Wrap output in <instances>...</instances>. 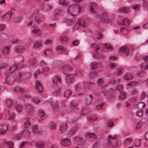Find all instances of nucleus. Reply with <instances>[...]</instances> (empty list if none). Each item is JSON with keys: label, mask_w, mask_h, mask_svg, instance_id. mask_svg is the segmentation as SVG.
Listing matches in <instances>:
<instances>
[{"label": "nucleus", "mask_w": 148, "mask_h": 148, "mask_svg": "<svg viewBox=\"0 0 148 148\" xmlns=\"http://www.w3.org/2000/svg\"><path fill=\"white\" fill-rule=\"evenodd\" d=\"M80 11V7L75 4H73L70 5L69 8L68 10V12L73 16H75V15L72 14L71 13H75L77 14L79 13Z\"/></svg>", "instance_id": "nucleus-1"}, {"label": "nucleus", "mask_w": 148, "mask_h": 148, "mask_svg": "<svg viewBox=\"0 0 148 148\" xmlns=\"http://www.w3.org/2000/svg\"><path fill=\"white\" fill-rule=\"evenodd\" d=\"M107 144L111 147H116L118 145V141L116 136H109L108 137Z\"/></svg>", "instance_id": "nucleus-2"}, {"label": "nucleus", "mask_w": 148, "mask_h": 148, "mask_svg": "<svg viewBox=\"0 0 148 148\" xmlns=\"http://www.w3.org/2000/svg\"><path fill=\"white\" fill-rule=\"evenodd\" d=\"M52 82L53 86L54 87H57L61 83L62 80L60 76L56 75L52 78Z\"/></svg>", "instance_id": "nucleus-3"}, {"label": "nucleus", "mask_w": 148, "mask_h": 148, "mask_svg": "<svg viewBox=\"0 0 148 148\" xmlns=\"http://www.w3.org/2000/svg\"><path fill=\"white\" fill-rule=\"evenodd\" d=\"M8 127V124L6 123H4L0 124V134H4Z\"/></svg>", "instance_id": "nucleus-4"}, {"label": "nucleus", "mask_w": 148, "mask_h": 148, "mask_svg": "<svg viewBox=\"0 0 148 148\" xmlns=\"http://www.w3.org/2000/svg\"><path fill=\"white\" fill-rule=\"evenodd\" d=\"M85 89L88 90H91L94 86V83L89 81L86 83L84 82H83Z\"/></svg>", "instance_id": "nucleus-5"}, {"label": "nucleus", "mask_w": 148, "mask_h": 148, "mask_svg": "<svg viewBox=\"0 0 148 148\" xmlns=\"http://www.w3.org/2000/svg\"><path fill=\"white\" fill-rule=\"evenodd\" d=\"M70 65L69 64L64 65L62 68L60 69L61 71H62L63 73L66 74V72L71 70Z\"/></svg>", "instance_id": "nucleus-6"}, {"label": "nucleus", "mask_w": 148, "mask_h": 148, "mask_svg": "<svg viewBox=\"0 0 148 148\" xmlns=\"http://www.w3.org/2000/svg\"><path fill=\"white\" fill-rule=\"evenodd\" d=\"M35 88L37 90L40 92H42L43 91V87L40 82L38 81H36L35 86Z\"/></svg>", "instance_id": "nucleus-7"}, {"label": "nucleus", "mask_w": 148, "mask_h": 148, "mask_svg": "<svg viewBox=\"0 0 148 148\" xmlns=\"http://www.w3.org/2000/svg\"><path fill=\"white\" fill-rule=\"evenodd\" d=\"M41 65L42 66L43 71L48 72L50 70V69L48 67V64L45 61H42L41 62Z\"/></svg>", "instance_id": "nucleus-8"}, {"label": "nucleus", "mask_w": 148, "mask_h": 148, "mask_svg": "<svg viewBox=\"0 0 148 148\" xmlns=\"http://www.w3.org/2000/svg\"><path fill=\"white\" fill-rule=\"evenodd\" d=\"M119 51L122 53H124L126 56L129 54V50L128 48L126 46H122L119 49Z\"/></svg>", "instance_id": "nucleus-9"}, {"label": "nucleus", "mask_w": 148, "mask_h": 148, "mask_svg": "<svg viewBox=\"0 0 148 148\" xmlns=\"http://www.w3.org/2000/svg\"><path fill=\"white\" fill-rule=\"evenodd\" d=\"M86 137L88 140L92 141L96 138V135L94 133H89L86 135Z\"/></svg>", "instance_id": "nucleus-10"}, {"label": "nucleus", "mask_w": 148, "mask_h": 148, "mask_svg": "<svg viewBox=\"0 0 148 148\" xmlns=\"http://www.w3.org/2000/svg\"><path fill=\"white\" fill-rule=\"evenodd\" d=\"M76 143L78 145H82L85 144V141L81 138L76 137L75 138Z\"/></svg>", "instance_id": "nucleus-11"}, {"label": "nucleus", "mask_w": 148, "mask_h": 148, "mask_svg": "<svg viewBox=\"0 0 148 148\" xmlns=\"http://www.w3.org/2000/svg\"><path fill=\"white\" fill-rule=\"evenodd\" d=\"M25 49V48L23 46H17L15 48V51L17 53H21Z\"/></svg>", "instance_id": "nucleus-12"}, {"label": "nucleus", "mask_w": 148, "mask_h": 148, "mask_svg": "<svg viewBox=\"0 0 148 148\" xmlns=\"http://www.w3.org/2000/svg\"><path fill=\"white\" fill-rule=\"evenodd\" d=\"M100 20L101 22H104L109 23L111 22L112 21L111 18H110L108 16L106 15L101 17L100 18Z\"/></svg>", "instance_id": "nucleus-13"}, {"label": "nucleus", "mask_w": 148, "mask_h": 148, "mask_svg": "<svg viewBox=\"0 0 148 148\" xmlns=\"http://www.w3.org/2000/svg\"><path fill=\"white\" fill-rule=\"evenodd\" d=\"M114 91L113 90L112 88H110L108 90L106 88L103 89L102 90V93H103L105 96L106 95V94L107 93L108 95H111L113 93Z\"/></svg>", "instance_id": "nucleus-14"}, {"label": "nucleus", "mask_w": 148, "mask_h": 148, "mask_svg": "<svg viewBox=\"0 0 148 148\" xmlns=\"http://www.w3.org/2000/svg\"><path fill=\"white\" fill-rule=\"evenodd\" d=\"M67 126V124L66 123H63L60 125V130L62 133H63L66 130Z\"/></svg>", "instance_id": "nucleus-15"}, {"label": "nucleus", "mask_w": 148, "mask_h": 148, "mask_svg": "<svg viewBox=\"0 0 148 148\" xmlns=\"http://www.w3.org/2000/svg\"><path fill=\"white\" fill-rule=\"evenodd\" d=\"M66 81L68 83H70L73 81L74 79L73 77V76L71 74H67L66 75Z\"/></svg>", "instance_id": "nucleus-16"}, {"label": "nucleus", "mask_w": 148, "mask_h": 148, "mask_svg": "<svg viewBox=\"0 0 148 148\" xmlns=\"http://www.w3.org/2000/svg\"><path fill=\"white\" fill-rule=\"evenodd\" d=\"M71 141L69 139H63L62 142V144L64 146H67L70 144Z\"/></svg>", "instance_id": "nucleus-17"}, {"label": "nucleus", "mask_w": 148, "mask_h": 148, "mask_svg": "<svg viewBox=\"0 0 148 148\" xmlns=\"http://www.w3.org/2000/svg\"><path fill=\"white\" fill-rule=\"evenodd\" d=\"M119 11L121 12L128 13L130 11V10L128 8L126 7H121L119 9Z\"/></svg>", "instance_id": "nucleus-18"}, {"label": "nucleus", "mask_w": 148, "mask_h": 148, "mask_svg": "<svg viewBox=\"0 0 148 148\" xmlns=\"http://www.w3.org/2000/svg\"><path fill=\"white\" fill-rule=\"evenodd\" d=\"M130 29H129L128 27L126 26L125 27H123L120 29L121 32L124 34L127 33L130 31Z\"/></svg>", "instance_id": "nucleus-19"}, {"label": "nucleus", "mask_w": 148, "mask_h": 148, "mask_svg": "<svg viewBox=\"0 0 148 148\" xmlns=\"http://www.w3.org/2000/svg\"><path fill=\"white\" fill-rule=\"evenodd\" d=\"M78 129L77 126L75 125L69 131V134L70 135L73 134Z\"/></svg>", "instance_id": "nucleus-20"}, {"label": "nucleus", "mask_w": 148, "mask_h": 148, "mask_svg": "<svg viewBox=\"0 0 148 148\" xmlns=\"http://www.w3.org/2000/svg\"><path fill=\"white\" fill-rule=\"evenodd\" d=\"M14 10V9L12 8L11 9V12H9L4 15V16H5L6 18L5 19V20H8L10 19L13 13L12 12Z\"/></svg>", "instance_id": "nucleus-21"}, {"label": "nucleus", "mask_w": 148, "mask_h": 148, "mask_svg": "<svg viewBox=\"0 0 148 148\" xmlns=\"http://www.w3.org/2000/svg\"><path fill=\"white\" fill-rule=\"evenodd\" d=\"M72 94L71 91L69 89L66 90L64 94V97L67 99Z\"/></svg>", "instance_id": "nucleus-22"}, {"label": "nucleus", "mask_w": 148, "mask_h": 148, "mask_svg": "<svg viewBox=\"0 0 148 148\" xmlns=\"http://www.w3.org/2000/svg\"><path fill=\"white\" fill-rule=\"evenodd\" d=\"M42 45V42L40 41L37 42L33 45V48L34 49L39 48Z\"/></svg>", "instance_id": "nucleus-23"}, {"label": "nucleus", "mask_w": 148, "mask_h": 148, "mask_svg": "<svg viewBox=\"0 0 148 148\" xmlns=\"http://www.w3.org/2000/svg\"><path fill=\"white\" fill-rule=\"evenodd\" d=\"M30 134L31 132L30 131L27 130L25 129L21 132V135H24V136H30Z\"/></svg>", "instance_id": "nucleus-24"}, {"label": "nucleus", "mask_w": 148, "mask_h": 148, "mask_svg": "<svg viewBox=\"0 0 148 148\" xmlns=\"http://www.w3.org/2000/svg\"><path fill=\"white\" fill-rule=\"evenodd\" d=\"M39 116L42 120H44L46 118L44 112L41 110L38 112Z\"/></svg>", "instance_id": "nucleus-25"}, {"label": "nucleus", "mask_w": 148, "mask_h": 148, "mask_svg": "<svg viewBox=\"0 0 148 148\" xmlns=\"http://www.w3.org/2000/svg\"><path fill=\"white\" fill-rule=\"evenodd\" d=\"M68 38L66 35H63L59 38V40L61 42H65L68 41Z\"/></svg>", "instance_id": "nucleus-26"}, {"label": "nucleus", "mask_w": 148, "mask_h": 148, "mask_svg": "<svg viewBox=\"0 0 148 148\" xmlns=\"http://www.w3.org/2000/svg\"><path fill=\"white\" fill-rule=\"evenodd\" d=\"M35 19L36 22L38 24H40L44 21V19L39 16H36Z\"/></svg>", "instance_id": "nucleus-27"}, {"label": "nucleus", "mask_w": 148, "mask_h": 148, "mask_svg": "<svg viewBox=\"0 0 148 148\" xmlns=\"http://www.w3.org/2000/svg\"><path fill=\"white\" fill-rule=\"evenodd\" d=\"M133 140V139L131 138H127L125 139L124 144L125 145H130L132 142Z\"/></svg>", "instance_id": "nucleus-28"}, {"label": "nucleus", "mask_w": 148, "mask_h": 148, "mask_svg": "<svg viewBox=\"0 0 148 148\" xmlns=\"http://www.w3.org/2000/svg\"><path fill=\"white\" fill-rule=\"evenodd\" d=\"M55 13L57 14L62 15L64 14V11L62 10L56 9L55 10Z\"/></svg>", "instance_id": "nucleus-29"}, {"label": "nucleus", "mask_w": 148, "mask_h": 148, "mask_svg": "<svg viewBox=\"0 0 148 148\" xmlns=\"http://www.w3.org/2000/svg\"><path fill=\"white\" fill-rule=\"evenodd\" d=\"M38 125H34L32 128V132L34 133H38L40 132L38 129Z\"/></svg>", "instance_id": "nucleus-30"}, {"label": "nucleus", "mask_w": 148, "mask_h": 148, "mask_svg": "<svg viewBox=\"0 0 148 148\" xmlns=\"http://www.w3.org/2000/svg\"><path fill=\"white\" fill-rule=\"evenodd\" d=\"M13 91L17 92V93H19L21 92L23 93L24 90L23 89L21 88L18 87H16L13 90Z\"/></svg>", "instance_id": "nucleus-31"}, {"label": "nucleus", "mask_w": 148, "mask_h": 148, "mask_svg": "<svg viewBox=\"0 0 148 148\" xmlns=\"http://www.w3.org/2000/svg\"><path fill=\"white\" fill-rule=\"evenodd\" d=\"M10 48V47H4L3 49V54L5 55H8L9 52Z\"/></svg>", "instance_id": "nucleus-32"}, {"label": "nucleus", "mask_w": 148, "mask_h": 148, "mask_svg": "<svg viewBox=\"0 0 148 148\" xmlns=\"http://www.w3.org/2000/svg\"><path fill=\"white\" fill-rule=\"evenodd\" d=\"M13 103L12 100L10 99H8L6 100V104L8 107H11L12 106Z\"/></svg>", "instance_id": "nucleus-33"}, {"label": "nucleus", "mask_w": 148, "mask_h": 148, "mask_svg": "<svg viewBox=\"0 0 148 148\" xmlns=\"http://www.w3.org/2000/svg\"><path fill=\"white\" fill-rule=\"evenodd\" d=\"M10 119V120L13 119L15 117L14 113L12 112L11 110H9L8 111Z\"/></svg>", "instance_id": "nucleus-34"}, {"label": "nucleus", "mask_w": 148, "mask_h": 148, "mask_svg": "<svg viewBox=\"0 0 148 148\" xmlns=\"http://www.w3.org/2000/svg\"><path fill=\"white\" fill-rule=\"evenodd\" d=\"M56 49L61 53H63L64 52V50L65 49L62 46L60 45L56 47Z\"/></svg>", "instance_id": "nucleus-35"}, {"label": "nucleus", "mask_w": 148, "mask_h": 148, "mask_svg": "<svg viewBox=\"0 0 148 148\" xmlns=\"http://www.w3.org/2000/svg\"><path fill=\"white\" fill-rule=\"evenodd\" d=\"M17 66L15 65H13L10 67L9 71L11 73H13L16 69Z\"/></svg>", "instance_id": "nucleus-36"}, {"label": "nucleus", "mask_w": 148, "mask_h": 148, "mask_svg": "<svg viewBox=\"0 0 148 148\" xmlns=\"http://www.w3.org/2000/svg\"><path fill=\"white\" fill-rule=\"evenodd\" d=\"M45 143L42 142H38L35 144V146L38 147L42 148L44 147Z\"/></svg>", "instance_id": "nucleus-37"}, {"label": "nucleus", "mask_w": 148, "mask_h": 148, "mask_svg": "<svg viewBox=\"0 0 148 148\" xmlns=\"http://www.w3.org/2000/svg\"><path fill=\"white\" fill-rule=\"evenodd\" d=\"M130 23L128 19L127 18L124 19L123 21V25L128 27Z\"/></svg>", "instance_id": "nucleus-38"}, {"label": "nucleus", "mask_w": 148, "mask_h": 148, "mask_svg": "<svg viewBox=\"0 0 148 148\" xmlns=\"http://www.w3.org/2000/svg\"><path fill=\"white\" fill-rule=\"evenodd\" d=\"M78 21L80 25L83 27H86V24L85 21H82L79 19H78Z\"/></svg>", "instance_id": "nucleus-39"}, {"label": "nucleus", "mask_w": 148, "mask_h": 148, "mask_svg": "<svg viewBox=\"0 0 148 148\" xmlns=\"http://www.w3.org/2000/svg\"><path fill=\"white\" fill-rule=\"evenodd\" d=\"M51 105L52 108L55 110L57 109L58 108V104L56 101H52L51 103Z\"/></svg>", "instance_id": "nucleus-40"}, {"label": "nucleus", "mask_w": 148, "mask_h": 148, "mask_svg": "<svg viewBox=\"0 0 148 148\" xmlns=\"http://www.w3.org/2000/svg\"><path fill=\"white\" fill-rule=\"evenodd\" d=\"M132 78V76L130 73H127L124 76V79L125 80H129Z\"/></svg>", "instance_id": "nucleus-41"}, {"label": "nucleus", "mask_w": 148, "mask_h": 148, "mask_svg": "<svg viewBox=\"0 0 148 148\" xmlns=\"http://www.w3.org/2000/svg\"><path fill=\"white\" fill-rule=\"evenodd\" d=\"M97 75V72L95 71H92L90 72L89 75V77L91 79H92L95 77Z\"/></svg>", "instance_id": "nucleus-42"}, {"label": "nucleus", "mask_w": 148, "mask_h": 148, "mask_svg": "<svg viewBox=\"0 0 148 148\" xmlns=\"http://www.w3.org/2000/svg\"><path fill=\"white\" fill-rule=\"evenodd\" d=\"M89 96L90 98L89 99L88 98L87 100H86V104L87 105H89L90 104L93 98V97L92 95H90Z\"/></svg>", "instance_id": "nucleus-43"}, {"label": "nucleus", "mask_w": 148, "mask_h": 148, "mask_svg": "<svg viewBox=\"0 0 148 148\" xmlns=\"http://www.w3.org/2000/svg\"><path fill=\"white\" fill-rule=\"evenodd\" d=\"M90 66L92 69H95L97 67V64L96 62H93L90 64Z\"/></svg>", "instance_id": "nucleus-44"}, {"label": "nucleus", "mask_w": 148, "mask_h": 148, "mask_svg": "<svg viewBox=\"0 0 148 148\" xmlns=\"http://www.w3.org/2000/svg\"><path fill=\"white\" fill-rule=\"evenodd\" d=\"M23 107L21 105L18 104L16 106V108L17 111L21 112L23 110Z\"/></svg>", "instance_id": "nucleus-45"}, {"label": "nucleus", "mask_w": 148, "mask_h": 148, "mask_svg": "<svg viewBox=\"0 0 148 148\" xmlns=\"http://www.w3.org/2000/svg\"><path fill=\"white\" fill-rule=\"evenodd\" d=\"M126 94L124 92H122L120 94L119 97V98L120 99H123L125 97Z\"/></svg>", "instance_id": "nucleus-46"}, {"label": "nucleus", "mask_w": 148, "mask_h": 148, "mask_svg": "<svg viewBox=\"0 0 148 148\" xmlns=\"http://www.w3.org/2000/svg\"><path fill=\"white\" fill-rule=\"evenodd\" d=\"M59 1L60 4L63 6H66L67 5V4L66 2V0H59Z\"/></svg>", "instance_id": "nucleus-47"}, {"label": "nucleus", "mask_w": 148, "mask_h": 148, "mask_svg": "<svg viewBox=\"0 0 148 148\" xmlns=\"http://www.w3.org/2000/svg\"><path fill=\"white\" fill-rule=\"evenodd\" d=\"M30 121L29 119L27 120L24 123V126L25 127H28L30 125Z\"/></svg>", "instance_id": "nucleus-48"}, {"label": "nucleus", "mask_w": 148, "mask_h": 148, "mask_svg": "<svg viewBox=\"0 0 148 148\" xmlns=\"http://www.w3.org/2000/svg\"><path fill=\"white\" fill-rule=\"evenodd\" d=\"M104 46L107 49H110L111 50H112L113 49L112 47L109 44L105 43V44Z\"/></svg>", "instance_id": "nucleus-49"}, {"label": "nucleus", "mask_w": 148, "mask_h": 148, "mask_svg": "<svg viewBox=\"0 0 148 148\" xmlns=\"http://www.w3.org/2000/svg\"><path fill=\"white\" fill-rule=\"evenodd\" d=\"M140 139L136 140H135L134 142V145L136 146H139L140 145Z\"/></svg>", "instance_id": "nucleus-50"}, {"label": "nucleus", "mask_w": 148, "mask_h": 148, "mask_svg": "<svg viewBox=\"0 0 148 148\" xmlns=\"http://www.w3.org/2000/svg\"><path fill=\"white\" fill-rule=\"evenodd\" d=\"M97 5L94 3H92L91 5V7L90 8V11L93 12L94 11V8H96Z\"/></svg>", "instance_id": "nucleus-51"}, {"label": "nucleus", "mask_w": 148, "mask_h": 148, "mask_svg": "<svg viewBox=\"0 0 148 148\" xmlns=\"http://www.w3.org/2000/svg\"><path fill=\"white\" fill-rule=\"evenodd\" d=\"M75 90L77 92H80L81 89L80 86V84H77L75 87Z\"/></svg>", "instance_id": "nucleus-52"}, {"label": "nucleus", "mask_w": 148, "mask_h": 148, "mask_svg": "<svg viewBox=\"0 0 148 148\" xmlns=\"http://www.w3.org/2000/svg\"><path fill=\"white\" fill-rule=\"evenodd\" d=\"M50 128L52 130H54L56 128V125L55 123L51 122L50 124Z\"/></svg>", "instance_id": "nucleus-53"}, {"label": "nucleus", "mask_w": 148, "mask_h": 148, "mask_svg": "<svg viewBox=\"0 0 148 148\" xmlns=\"http://www.w3.org/2000/svg\"><path fill=\"white\" fill-rule=\"evenodd\" d=\"M62 90V88H59L56 90H55L54 91L53 93L55 95H59L60 93Z\"/></svg>", "instance_id": "nucleus-54"}, {"label": "nucleus", "mask_w": 148, "mask_h": 148, "mask_svg": "<svg viewBox=\"0 0 148 148\" xmlns=\"http://www.w3.org/2000/svg\"><path fill=\"white\" fill-rule=\"evenodd\" d=\"M7 37V36L4 34H0V39H2V40H4Z\"/></svg>", "instance_id": "nucleus-55"}, {"label": "nucleus", "mask_w": 148, "mask_h": 148, "mask_svg": "<svg viewBox=\"0 0 148 148\" xmlns=\"http://www.w3.org/2000/svg\"><path fill=\"white\" fill-rule=\"evenodd\" d=\"M22 19V17L21 16L16 17L14 20V21L16 22H18L21 21Z\"/></svg>", "instance_id": "nucleus-56"}, {"label": "nucleus", "mask_w": 148, "mask_h": 148, "mask_svg": "<svg viewBox=\"0 0 148 148\" xmlns=\"http://www.w3.org/2000/svg\"><path fill=\"white\" fill-rule=\"evenodd\" d=\"M123 86L122 85H119L117 86L116 87V89L118 90L119 91H121L122 90Z\"/></svg>", "instance_id": "nucleus-57"}, {"label": "nucleus", "mask_w": 148, "mask_h": 148, "mask_svg": "<svg viewBox=\"0 0 148 148\" xmlns=\"http://www.w3.org/2000/svg\"><path fill=\"white\" fill-rule=\"evenodd\" d=\"M108 126L110 127H112L114 125L113 122L111 120L108 121Z\"/></svg>", "instance_id": "nucleus-58"}, {"label": "nucleus", "mask_w": 148, "mask_h": 148, "mask_svg": "<svg viewBox=\"0 0 148 148\" xmlns=\"http://www.w3.org/2000/svg\"><path fill=\"white\" fill-rule=\"evenodd\" d=\"M40 30V29L38 28H35L32 30V32L34 34H36Z\"/></svg>", "instance_id": "nucleus-59"}, {"label": "nucleus", "mask_w": 148, "mask_h": 148, "mask_svg": "<svg viewBox=\"0 0 148 148\" xmlns=\"http://www.w3.org/2000/svg\"><path fill=\"white\" fill-rule=\"evenodd\" d=\"M97 81L98 84L100 85H102L103 83V79L101 78L99 79Z\"/></svg>", "instance_id": "nucleus-60"}, {"label": "nucleus", "mask_w": 148, "mask_h": 148, "mask_svg": "<svg viewBox=\"0 0 148 148\" xmlns=\"http://www.w3.org/2000/svg\"><path fill=\"white\" fill-rule=\"evenodd\" d=\"M142 125V123L139 122L137 124V125L136 126V128L137 129H140Z\"/></svg>", "instance_id": "nucleus-61"}, {"label": "nucleus", "mask_w": 148, "mask_h": 148, "mask_svg": "<svg viewBox=\"0 0 148 148\" xmlns=\"http://www.w3.org/2000/svg\"><path fill=\"white\" fill-rule=\"evenodd\" d=\"M109 66L111 69L114 68L116 66L115 63H110L109 64Z\"/></svg>", "instance_id": "nucleus-62"}, {"label": "nucleus", "mask_w": 148, "mask_h": 148, "mask_svg": "<svg viewBox=\"0 0 148 148\" xmlns=\"http://www.w3.org/2000/svg\"><path fill=\"white\" fill-rule=\"evenodd\" d=\"M44 43L45 44L51 43L52 42V40L50 39H48L44 41Z\"/></svg>", "instance_id": "nucleus-63"}, {"label": "nucleus", "mask_w": 148, "mask_h": 148, "mask_svg": "<svg viewBox=\"0 0 148 148\" xmlns=\"http://www.w3.org/2000/svg\"><path fill=\"white\" fill-rule=\"evenodd\" d=\"M6 144L8 145L9 146H12L13 145V143L11 141H8L6 142Z\"/></svg>", "instance_id": "nucleus-64"}]
</instances>
